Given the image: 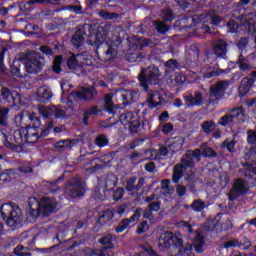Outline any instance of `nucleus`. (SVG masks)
Here are the masks:
<instances>
[{"mask_svg":"<svg viewBox=\"0 0 256 256\" xmlns=\"http://www.w3.org/2000/svg\"><path fill=\"white\" fill-rule=\"evenodd\" d=\"M1 217L9 227H17L23 221V214L17 204L6 203L0 208Z\"/></svg>","mask_w":256,"mask_h":256,"instance_id":"nucleus-5","label":"nucleus"},{"mask_svg":"<svg viewBox=\"0 0 256 256\" xmlns=\"http://www.w3.org/2000/svg\"><path fill=\"white\" fill-rule=\"evenodd\" d=\"M247 141L248 143L252 144V145H256V132L253 130H249L247 132Z\"/></svg>","mask_w":256,"mask_h":256,"instance_id":"nucleus-49","label":"nucleus"},{"mask_svg":"<svg viewBox=\"0 0 256 256\" xmlns=\"http://www.w3.org/2000/svg\"><path fill=\"white\" fill-rule=\"evenodd\" d=\"M173 79L174 82H172V85H183L185 83V76L181 73H175Z\"/></svg>","mask_w":256,"mask_h":256,"instance_id":"nucleus-41","label":"nucleus"},{"mask_svg":"<svg viewBox=\"0 0 256 256\" xmlns=\"http://www.w3.org/2000/svg\"><path fill=\"white\" fill-rule=\"evenodd\" d=\"M183 143H185L183 137H176L174 140L170 142L168 147L170 151H179V149L183 147Z\"/></svg>","mask_w":256,"mask_h":256,"instance_id":"nucleus-28","label":"nucleus"},{"mask_svg":"<svg viewBox=\"0 0 256 256\" xmlns=\"http://www.w3.org/2000/svg\"><path fill=\"white\" fill-rule=\"evenodd\" d=\"M150 211H159L161 209V202L156 201L149 204Z\"/></svg>","mask_w":256,"mask_h":256,"instance_id":"nucleus-56","label":"nucleus"},{"mask_svg":"<svg viewBox=\"0 0 256 256\" xmlns=\"http://www.w3.org/2000/svg\"><path fill=\"white\" fill-rule=\"evenodd\" d=\"M96 145H98V147H105L109 145V139H107L105 135H100L96 138Z\"/></svg>","mask_w":256,"mask_h":256,"instance_id":"nucleus-42","label":"nucleus"},{"mask_svg":"<svg viewBox=\"0 0 256 256\" xmlns=\"http://www.w3.org/2000/svg\"><path fill=\"white\" fill-rule=\"evenodd\" d=\"M235 123H237V121L233 115L223 116L219 120V125H223V127H227V125L231 127V125H235Z\"/></svg>","mask_w":256,"mask_h":256,"instance_id":"nucleus-29","label":"nucleus"},{"mask_svg":"<svg viewBox=\"0 0 256 256\" xmlns=\"http://www.w3.org/2000/svg\"><path fill=\"white\" fill-rule=\"evenodd\" d=\"M68 191H70V197H83L85 184L81 182V179L76 178L75 182L68 187Z\"/></svg>","mask_w":256,"mask_h":256,"instance_id":"nucleus-16","label":"nucleus"},{"mask_svg":"<svg viewBox=\"0 0 256 256\" xmlns=\"http://www.w3.org/2000/svg\"><path fill=\"white\" fill-rule=\"evenodd\" d=\"M145 170L148 173H153V171H155V163L153 162H148L147 164H145Z\"/></svg>","mask_w":256,"mask_h":256,"instance_id":"nucleus-63","label":"nucleus"},{"mask_svg":"<svg viewBox=\"0 0 256 256\" xmlns=\"http://www.w3.org/2000/svg\"><path fill=\"white\" fill-rule=\"evenodd\" d=\"M255 82H256V71L251 72L249 76H246L242 79L239 87V95H241V97H245V95L249 93L251 86Z\"/></svg>","mask_w":256,"mask_h":256,"instance_id":"nucleus-14","label":"nucleus"},{"mask_svg":"<svg viewBox=\"0 0 256 256\" xmlns=\"http://www.w3.org/2000/svg\"><path fill=\"white\" fill-rule=\"evenodd\" d=\"M183 239L178 234L164 232L160 235L158 241L159 249H169V247H182Z\"/></svg>","mask_w":256,"mask_h":256,"instance_id":"nucleus-8","label":"nucleus"},{"mask_svg":"<svg viewBox=\"0 0 256 256\" xmlns=\"http://www.w3.org/2000/svg\"><path fill=\"white\" fill-rule=\"evenodd\" d=\"M9 117V109L0 107V125H5Z\"/></svg>","mask_w":256,"mask_h":256,"instance_id":"nucleus-37","label":"nucleus"},{"mask_svg":"<svg viewBox=\"0 0 256 256\" xmlns=\"http://www.w3.org/2000/svg\"><path fill=\"white\" fill-rule=\"evenodd\" d=\"M202 130L204 133H211V131L215 130V122L213 121H205L202 124Z\"/></svg>","mask_w":256,"mask_h":256,"instance_id":"nucleus-38","label":"nucleus"},{"mask_svg":"<svg viewBox=\"0 0 256 256\" xmlns=\"http://www.w3.org/2000/svg\"><path fill=\"white\" fill-rule=\"evenodd\" d=\"M14 253L17 256H31V253L25 251V247L19 245L14 249Z\"/></svg>","mask_w":256,"mask_h":256,"instance_id":"nucleus-46","label":"nucleus"},{"mask_svg":"<svg viewBox=\"0 0 256 256\" xmlns=\"http://www.w3.org/2000/svg\"><path fill=\"white\" fill-rule=\"evenodd\" d=\"M163 133L165 135L171 133V131H173V124L171 123H167L163 126V129H162Z\"/></svg>","mask_w":256,"mask_h":256,"instance_id":"nucleus-61","label":"nucleus"},{"mask_svg":"<svg viewBox=\"0 0 256 256\" xmlns=\"http://www.w3.org/2000/svg\"><path fill=\"white\" fill-rule=\"evenodd\" d=\"M240 247L243 249H249V247H251V241L248 238H244L240 241Z\"/></svg>","mask_w":256,"mask_h":256,"instance_id":"nucleus-58","label":"nucleus"},{"mask_svg":"<svg viewBox=\"0 0 256 256\" xmlns=\"http://www.w3.org/2000/svg\"><path fill=\"white\" fill-rule=\"evenodd\" d=\"M162 17L165 21H173V12L171 10H165Z\"/></svg>","mask_w":256,"mask_h":256,"instance_id":"nucleus-55","label":"nucleus"},{"mask_svg":"<svg viewBox=\"0 0 256 256\" xmlns=\"http://www.w3.org/2000/svg\"><path fill=\"white\" fill-rule=\"evenodd\" d=\"M106 56L108 57V61L115 59V57H117V48L115 46H109L108 50L106 51Z\"/></svg>","mask_w":256,"mask_h":256,"instance_id":"nucleus-44","label":"nucleus"},{"mask_svg":"<svg viewBox=\"0 0 256 256\" xmlns=\"http://www.w3.org/2000/svg\"><path fill=\"white\" fill-rule=\"evenodd\" d=\"M22 63L27 73H39L45 65V60L39 54H30L22 59Z\"/></svg>","mask_w":256,"mask_h":256,"instance_id":"nucleus-7","label":"nucleus"},{"mask_svg":"<svg viewBox=\"0 0 256 256\" xmlns=\"http://www.w3.org/2000/svg\"><path fill=\"white\" fill-rule=\"evenodd\" d=\"M238 66L240 71H251V69H255V66H253L247 59H241L239 58L238 60Z\"/></svg>","mask_w":256,"mask_h":256,"instance_id":"nucleus-32","label":"nucleus"},{"mask_svg":"<svg viewBox=\"0 0 256 256\" xmlns=\"http://www.w3.org/2000/svg\"><path fill=\"white\" fill-rule=\"evenodd\" d=\"M115 236L108 234L107 236L100 238L99 243L105 247V249H113V242L115 241Z\"/></svg>","mask_w":256,"mask_h":256,"instance_id":"nucleus-26","label":"nucleus"},{"mask_svg":"<svg viewBox=\"0 0 256 256\" xmlns=\"http://www.w3.org/2000/svg\"><path fill=\"white\" fill-rule=\"evenodd\" d=\"M220 181H221L222 187H225V185L229 183V174H227V172L222 173L220 175Z\"/></svg>","mask_w":256,"mask_h":256,"instance_id":"nucleus-54","label":"nucleus"},{"mask_svg":"<svg viewBox=\"0 0 256 256\" xmlns=\"http://www.w3.org/2000/svg\"><path fill=\"white\" fill-rule=\"evenodd\" d=\"M229 87L228 81H220L216 84V86L210 88L211 97H215V99H221L223 95H225V91Z\"/></svg>","mask_w":256,"mask_h":256,"instance_id":"nucleus-18","label":"nucleus"},{"mask_svg":"<svg viewBox=\"0 0 256 256\" xmlns=\"http://www.w3.org/2000/svg\"><path fill=\"white\" fill-rule=\"evenodd\" d=\"M176 193L179 195V197H183V195L187 193V188H185V186L178 185L176 188Z\"/></svg>","mask_w":256,"mask_h":256,"instance_id":"nucleus-60","label":"nucleus"},{"mask_svg":"<svg viewBox=\"0 0 256 256\" xmlns=\"http://www.w3.org/2000/svg\"><path fill=\"white\" fill-rule=\"evenodd\" d=\"M183 99L185 101V105L188 107H197L199 105H203V95L199 92L184 95Z\"/></svg>","mask_w":256,"mask_h":256,"instance_id":"nucleus-15","label":"nucleus"},{"mask_svg":"<svg viewBox=\"0 0 256 256\" xmlns=\"http://www.w3.org/2000/svg\"><path fill=\"white\" fill-rule=\"evenodd\" d=\"M202 155L204 157H215V151L211 148H205Z\"/></svg>","mask_w":256,"mask_h":256,"instance_id":"nucleus-59","label":"nucleus"},{"mask_svg":"<svg viewBox=\"0 0 256 256\" xmlns=\"http://www.w3.org/2000/svg\"><path fill=\"white\" fill-rule=\"evenodd\" d=\"M136 181H137V178L135 177H131L127 180L126 182L127 191H136V185H135Z\"/></svg>","mask_w":256,"mask_h":256,"instance_id":"nucleus-43","label":"nucleus"},{"mask_svg":"<svg viewBox=\"0 0 256 256\" xmlns=\"http://www.w3.org/2000/svg\"><path fill=\"white\" fill-rule=\"evenodd\" d=\"M160 101H161V95H159L158 92H154L152 94H149L145 102V105H147L149 109H155V107L159 105Z\"/></svg>","mask_w":256,"mask_h":256,"instance_id":"nucleus-21","label":"nucleus"},{"mask_svg":"<svg viewBox=\"0 0 256 256\" xmlns=\"http://www.w3.org/2000/svg\"><path fill=\"white\" fill-rule=\"evenodd\" d=\"M231 227H233L231 220H226V223L221 224V226L219 225V222H217L214 229H216V231H228Z\"/></svg>","mask_w":256,"mask_h":256,"instance_id":"nucleus-35","label":"nucleus"},{"mask_svg":"<svg viewBox=\"0 0 256 256\" xmlns=\"http://www.w3.org/2000/svg\"><path fill=\"white\" fill-rule=\"evenodd\" d=\"M202 77H204V79H211V77H216L217 75H222V73H224L223 70H213L211 68H209L208 70H202Z\"/></svg>","mask_w":256,"mask_h":256,"instance_id":"nucleus-30","label":"nucleus"},{"mask_svg":"<svg viewBox=\"0 0 256 256\" xmlns=\"http://www.w3.org/2000/svg\"><path fill=\"white\" fill-rule=\"evenodd\" d=\"M71 41L74 47H81L85 41V32H83L81 29L77 30Z\"/></svg>","mask_w":256,"mask_h":256,"instance_id":"nucleus-23","label":"nucleus"},{"mask_svg":"<svg viewBox=\"0 0 256 256\" xmlns=\"http://www.w3.org/2000/svg\"><path fill=\"white\" fill-rule=\"evenodd\" d=\"M242 23L250 33H255L256 13L247 14L242 17Z\"/></svg>","mask_w":256,"mask_h":256,"instance_id":"nucleus-19","label":"nucleus"},{"mask_svg":"<svg viewBox=\"0 0 256 256\" xmlns=\"http://www.w3.org/2000/svg\"><path fill=\"white\" fill-rule=\"evenodd\" d=\"M101 110L97 106L89 108L84 115V125H87V121L89 120L90 115H99Z\"/></svg>","mask_w":256,"mask_h":256,"instance_id":"nucleus-34","label":"nucleus"},{"mask_svg":"<svg viewBox=\"0 0 256 256\" xmlns=\"http://www.w3.org/2000/svg\"><path fill=\"white\" fill-rule=\"evenodd\" d=\"M155 25L158 33H167V31H169V27H167L164 22H156Z\"/></svg>","mask_w":256,"mask_h":256,"instance_id":"nucleus-50","label":"nucleus"},{"mask_svg":"<svg viewBox=\"0 0 256 256\" xmlns=\"http://www.w3.org/2000/svg\"><path fill=\"white\" fill-rule=\"evenodd\" d=\"M182 225L186 227V231L190 233L191 239H194L193 245L198 253L203 251V245H205V241L203 240V236L199 234V232H193L191 225L187 222H182Z\"/></svg>","mask_w":256,"mask_h":256,"instance_id":"nucleus-12","label":"nucleus"},{"mask_svg":"<svg viewBox=\"0 0 256 256\" xmlns=\"http://www.w3.org/2000/svg\"><path fill=\"white\" fill-rule=\"evenodd\" d=\"M193 211L197 213L203 211L205 209V203L201 200H195L191 205Z\"/></svg>","mask_w":256,"mask_h":256,"instance_id":"nucleus-39","label":"nucleus"},{"mask_svg":"<svg viewBox=\"0 0 256 256\" xmlns=\"http://www.w3.org/2000/svg\"><path fill=\"white\" fill-rule=\"evenodd\" d=\"M169 180H163L161 183V188L163 193H167L168 195H171V193H173V188L169 187Z\"/></svg>","mask_w":256,"mask_h":256,"instance_id":"nucleus-45","label":"nucleus"},{"mask_svg":"<svg viewBox=\"0 0 256 256\" xmlns=\"http://www.w3.org/2000/svg\"><path fill=\"white\" fill-rule=\"evenodd\" d=\"M61 61H62L61 56H56L55 57L54 63H53V66H52V69H53L54 73H61Z\"/></svg>","mask_w":256,"mask_h":256,"instance_id":"nucleus-40","label":"nucleus"},{"mask_svg":"<svg viewBox=\"0 0 256 256\" xmlns=\"http://www.w3.org/2000/svg\"><path fill=\"white\" fill-rule=\"evenodd\" d=\"M214 53L216 57L225 58V55H227V43L223 40L218 41L214 46Z\"/></svg>","mask_w":256,"mask_h":256,"instance_id":"nucleus-22","label":"nucleus"},{"mask_svg":"<svg viewBox=\"0 0 256 256\" xmlns=\"http://www.w3.org/2000/svg\"><path fill=\"white\" fill-rule=\"evenodd\" d=\"M97 96V90L93 87H88L83 90V92H77L75 97L79 99L80 101H83L84 99H93V97Z\"/></svg>","mask_w":256,"mask_h":256,"instance_id":"nucleus-20","label":"nucleus"},{"mask_svg":"<svg viewBox=\"0 0 256 256\" xmlns=\"http://www.w3.org/2000/svg\"><path fill=\"white\" fill-rule=\"evenodd\" d=\"M34 123L36 126H27L26 128L15 130L13 136H8L3 131H0L5 147L12 149V147H17V145H23L25 143H37L39 137L47 135L54 127L53 121H48L46 122V129L43 130V128L39 127L41 125L39 118H35Z\"/></svg>","mask_w":256,"mask_h":256,"instance_id":"nucleus-1","label":"nucleus"},{"mask_svg":"<svg viewBox=\"0 0 256 256\" xmlns=\"http://www.w3.org/2000/svg\"><path fill=\"white\" fill-rule=\"evenodd\" d=\"M113 217H114L113 211L107 210L99 217L98 223H100V225H105V223H109V221H111Z\"/></svg>","mask_w":256,"mask_h":256,"instance_id":"nucleus-31","label":"nucleus"},{"mask_svg":"<svg viewBox=\"0 0 256 256\" xmlns=\"http://www.w3.org/2000/svg\"><path fill=\"white\" fill-rule=\"evenodd\" d=\"M229 247H241V243L237 239H232L224 244L225 249H229Z\"/></svg>","mask_w":256,"mask_h":256,"instance_id":"nucleus-51","label":"nucleus"},{"mask_svg":"<svg viewBox=\"0 0 256 256\" xmlns=\"http://www.w3.org/2000/svg\"><path fill=\"white\" fill-rule=\"evenodd\" d=\"M83 65H93V57L88 54H78L70 57L67 61L69 69H77L83 67Z\"/></svg>","mask_w":256,"mask_h":256,"instance_id":"nucleus-10","label":"nucleus"},{"mask_svg":"<svg viewBox=\"0 0 256 256\" xmlns=\"http://www.w3.org/2000/svg\"><path fill=\"white\" fill-rule=\"evenodd\" d=\"M195 161H201V150L199 149H196L194 151H188L181 159V163L177 164L174 167V172L172 176V180L174 181V183H179V179L183 177L184 171H187V169H191Z\"/></svg>","mask_w":256,"mask_h":256,"instance_id":"nucleus-3","label":"nucleus"},{"mask_svg":"<svg viewBox=\"0 0 256 256\" xmlns=\"http://www.w3.org/2000/svg\"><path fill=\"white\" fill-rule=\"evenodd\" d=\"M21 63H23V58L19 57L14 59L11 66V73L14 77H23V74H21V70L19 69Z\"/></svg>","mask_w":256,"mask_h":256,"instance_id":"nucleus-25","label":"nucleus"},{"mask_svg":"<svg viewBox=\"0 0 256 256\" xmlns=\"http://www.w3.org/2000/svg\"><path fill=\"white\" fill-rule=\"evenodd\" d=\"M232 113H234L232 116L235 117L236 123H243V121H245V119H247V116L245 115V110H243V108H241V107L234 108L232 110Z\"/></svg>","mask_w":256,"mask_h":256,"instance_id":"nucleus-27","label":"nucleus"},{"mask_svg":"<svg viewBox=\"0 0 256 256\" xmlns=\"http://www.w3.org/2000/svg\"><path fill=\"white\" fill-rule=\"evenodd\" d=\"M38 111L42 117H45V119H49V117L53 116L56 117V119H61L65 117V110L62 108H59L57 106H39Z\"/></svg>","mask_w":256,"mask_h":256,"instance_id":"nucleus-11","label":"nucleus"},{"mask_svg":"<svg viewBox=\"0 0 256 256\" xmlns=\"http://www.w3.org/2000/svg\"><path fill=\"white\" fill-rule=\"evenodd\" d=\"M32 219H37V215H49L57 209V201L51 198H43L41 202L36 198H30L29 201Z\"/></svg>","mask_w":256,"mask_h":256,"instance_id":"nucleus-4","label":"nucleus"},{"mask_svg":"<svg viewBox=\"0 0 256 256\" xmlns=\"http://www.w3.org/2000/svg\"><path fill=\"white\" fill-rule=\"evenodd\" d=\"M40 51H41L44 55H53V50H51V48H49L48 46H41V47H40Z\"/></svg>","mask_w":256,"mask_h":256,"instance_id":"nucleus-64","label":"nucleus"},{"mask_svg":"<svg viewBox=\"0 0 256 256\" xmlns=\"http://www.w3.org/2000/svg\"><path fill=\"white\" fill-rule=\"evenodd\" d=\"M205 22H210L211 25H219L221 23V18L215 13H210L205 16Z\"/></svg>","mask_w":256,"mask_h":256,"instance_id":"nucleus-33","label":"nucleus"},{"mask_svg":"<svg viewBox=\"0 0 256 256\" xmlns=\"http://www.w3.org/2000/svg\"><path fill=\"white\" fill-rule=\"evenodd\" d=\"M120 123H122L124 127H129L131 131H137L140 127L139 121L135 119V114H133V112L121 114Z\"/></svg>","mask_w":256,"mask_h":256,"instance_id":"nucleus-13","label":"nucleus"},{"mask_svg":"<svg viewBox=\"0 0 256 256\" xmlns=\"http://www.w3.org/2000/svg\"><path fill=\"white\" fill-rule=\"evenodd\" d=\"M228 29H230L228 31L229 33H237V31H239V25L237 22H235V20H230L228 22Z\"/></svg>","mask_w":256,"mask_h":256,"instance_id":"nucleus-47","label":"nucleus"},{"mask_svg":"<svg viewBox=\"0 0 256 256\" xmlns=\"http://www.w3.org/2000/svg\"><path fill=\"white\" fill-rule=\"evenodd\" d=\"M138 78L141 87L147 91L149 87L147 83H150V85H159V68H157V66L150 65L145 71L141 72Z\"/></svg>","mask_w":256,"mask_h":256,"instance_id":"nucleus-6","label":"nucleus"},{"mask_svg":"<svg viewBox=\"0 0 256 256\" xmlns=\"http://www.w3.org/2000/svg\"><path fill=\"white\" fill-rule=\"evenodd\" d=\"M52 97L53 94L51 93V89L47 86H42L38 88L34 99L39 103H49Z\"/></svg>","mask_w":256,"mask_h":256,"instance_id":"nucleus-17","label":"nucleus"},{"mask_svg":"<svg viewBox=\"0 0 256 256\" xmlns=\"http://www.w3.org/2000/svg\"><path fill=\"white\" fill-rule=\"evenodd\" d=\"M249 189V185L247 184V182L238 179L234 182V186H233V191H235L236 193H247Z\"/></svg>","mask_w":256,"mask_h":256,"instance_id":"nucleus-24","label":"nucleus"},{"mask_svg":"<svg viewBox=\"0 0 256 256\" xmlns=\"http://www.w3.org/2000/svg\"><path fill=\"white\" fill-rule=\"evenodd\" d=\"M165 66L168 69H172V71H174V69H177V61L170 59L166 62Z\"/></svg>","mask_w":256,"mask_h":256,"instance_id":"nucleus-57","label":"nucleus"},{"mask_svg":"<svg viewBox=\"0 0 256 256\" xmlns=\"http://www.w3.org/2000/svg\"><path fill=\"white\" fill-rule=\"evenodd\" d=\"M149 231V223L147 221H143L140 224H138L136 233L138 235H143V233H147Z\"/></svg>","mask_w":256,"mask_h":256,"instance_id":"nucleus-36","label":"nucleus"},{"mask_svg":"<svg viewBox=\"0 0 256 256\" xmlns=\"http://www.w3.org/2000/svg\"><path fill=\"white\" fill-rule=\"evenodd\" d=\"M139 99V92L135 90H117L114 93L107 94L104 98L105 109L108 113H115V105L113 101H122L123 103H133Z\"/></svg>","mask_w":256,"mask_h":256,"instance_id":"nucleus-2","label":"nucleus"},{"mask_svg":"<svg viewBox=\"0 0 256 256\" xmlns=\"http://www.w3.org/2000/svg\"><path fill=\"white\" fill-rule=\"evenodd\" d=\"M0 103H2V105L12 103L14 107H18V105H25V98L16 91L12 92L8 88H2L0 91Z\"/></svg>","mask_w":256,"mask_h":256,"instance_id":"nucleus-9","label":"nucleus"},{"mask_svg":"<svg viewBox=\"0 0 256 256\" xmlns=\"http://www.w3.org/2000/svg\"><path fill=\"white\" fill-rule=\"evenodd\" d=\"M123 194H124L123 189L118 188V189L115 191V193H114V199H115V201H119V199H122Z\"/></svg>","mask_w":256,"mask_h":256,"instance_id":"nucleus-62","label":"nucleus"},{"mask_svg":"<svg viewBox=\"0 0 256 256\" xmlns=\"http://www.w3.org/2000/svg\"><path fill=\"white\" fill-rule=\"evenodd\" d=\"M236 143H237V142H236L235 140H231V141L226 140V141L224 142V146L226 147V149H227L228 151L233 152V150L235 149V144H236Z\"/></svg>","mask_w":256,"mask_h":256,"instance_id":"nucleus-52","label":"nucleus"},{"mask_svg":"<svg viewBox=\"0 0 256 256\" xmlns=\"http://www.w3.org/2000/svg\"><path fill=\"white\" fill-rule=\"evenodd\" d=\"M143 209H137L134 213V215H132L130 217V222L131 223H135V221H139L140 217H141V213H142Z\"/></svg>","mask_w":256,"mask_h":256,"instance_id":"nucleus-53","label":"nucleus"},{"mask_svg":"<svg viewBox=\"0 0 256 256\" xmlns=\"http://www.w3.org/2000/svg\"><path fill=\"white\" fill-rule=\"evenodd\" d=\"M180 253L182 256H191L193 253V246L191 244H187L185 248L180 249Z\"/></svg>","mask_w":256,"mask_h":256,"instance_id":"nucleus-48","label":"nucleus"}]
</instances>
